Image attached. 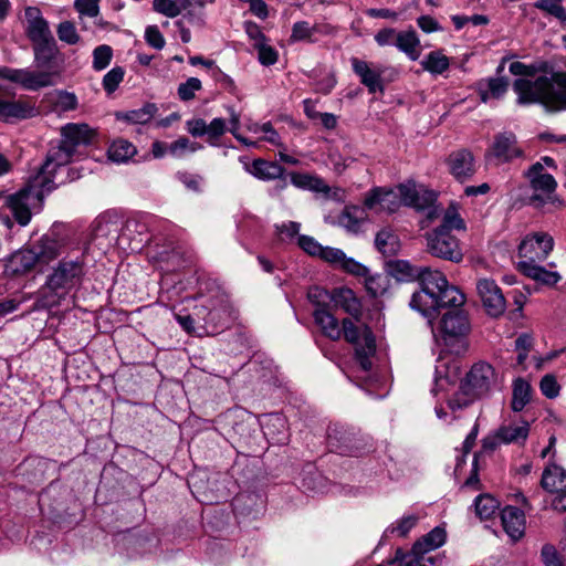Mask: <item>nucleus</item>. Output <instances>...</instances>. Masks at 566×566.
Here are the masks:
<instances>
[{"mask_svg":"<svg viewBox=\"0 0 566 566\" xmlns=\"http://www.w3.org/2000/svg\"><path fill=\"white\" fill-rule=\"evenodd\" d=\"M532 401V385L517 378L512 382L511 409L513 412H521Z\"/></svg>","mask_w":566,"mask_h":566,"instance_id":"nucleus-32","label":"nucleus"},{"mask_svg":"<svg viewBox=\"0 0 566 566\" xmlns=\"http://www.w3.org/2000/svg\"><path fill=\"white\" fill-rule=\"evenodd\" d=\"M542 488L557 495H566V471L563 467L551 464L542 473Z\"/></svg>","mask_w":566,"mask_h":566,"instance_id":"nucleus-28","label":"nucleus"},{"mask_svg":"<svg viewBox=\"0 0 566 566\" xmlns=\"http://www.w3.org/2000/svg\"><path fill=\"white\" fill-rule=\"evenodd\" d=\"M478 434H479V427H478V424H475L472 427L471 431L468 433L467 438L464 439V441L462 443V453L457 457V465H455L457 471L461 470V467L465 462V460H464L465 455L468 453H470L471 449L473 448L475 440L478 438Z\"/></svg>","mask_w":566,"mask_h":566,"instance_id":"nucleus-55","label":"nucleus"},{"mask_svg":"<svg viewBox=\"0 0 566 566\" xmlns=\"http://www.w3.org/2000/svg\"><path fill=\"white\" fill-rule=\"evenodd\" d=\"M99 0H75L74 8L82 14L90 18H95L99 13Z\"/></svg>","mask_w":566,"mask_h":566,"instance_id":"nucleus-58","label":"nucleus"},{"mask_svg":"<svg viewBox=\"0 0 566 566\" xmlns=\"http://www.w3.org/2000/svg\"><path fill=\"white\" fill-rule=\"evenodd\" d=\"M310 302L316 307H327L329 303H339L340 301L347 302L346 311L349 313L358 312V304L350 290H337L333 293L319 287L310 289L307 292Z\"/></svg>","mask_w":566,"mask_h":566,"instance_id":"nucleus-18","label":"nucleus"},{"mask_svg":"<svg viewBox=\"0 0 566 566\" xmlns=\"http://www.w3.org/2000/svg\"><path fill=\"white\" fill-rule=\"evenodd\" d=\"M136 147L126 139L114 140L108 148V158L114 163H125L136 154Z\"/></svg>","mask_w":566,"mask_h":566,"instance_id":"nucleus-40","label":"nucleus"},{"mask_svg":"<svg viewBox=\"0 0 566 566\" xmlns=\"http://www.w3.org/2000/svg\"><path fill=\"white\" fill-rule=\"evenodd\" d=\"M501 502L497 497H475L474 509L480 520H490L497 515Z\"/></svg>","mask_w":566,"mask_h":566,"instance_id":"nucleus-41","label":"nucleus"},{"mask_svg":"<svg viewBox=\"0 0 566 566\" xmlns=\"http://www.w3.org/2000/svg\"><path fill=\"white\" fill-rule=\"evenodd\" d=\"M290 180L295 188L327 195L329 187L323 178L307 174L292 172Z\"/></svg>","mask_w":566,"mask_h":566,"instance_id":"nucleus-35","label":"nucleus"},{"mask_svg":"<svg viewBox=\"0 0 566 566\" xmlns=\"http://www.w3.org/2000/svg\"><path fill=\"white\" fill-rule=\"evenodd\" d=\"M523 157L524 150L517 136L511 130L496 133L485 154L486 160L494 165L511 164L512 160Z\"/></svg>","mask_w":566,"mask_h":566,"instance_id":"nucleus-12","label":"nucleus"},{"mask_svg":"<svg viewBox=\"0 0 566 566\" xmlns=\"http://www.w3.org/2000/svg\"><path fill=\"white\" fill-rule=\"evenodd\" d=\"M191 6V0H154L153 10L168 18H176Z\"/></svg>","mask_w":566,"mask_h":566,"instance_id":"nucleus-39","label":"nucleus"},{"mask_svg":"<svg viewBox=\"0 0 566 566\" xmlns=\"http://www.w3.org/2000/svg\"><path fill=\"white\" fill-rule=\"evenodd\" d=\"M188 133L193 137L206 136L207 122L202 118H192L186 122Z\"/></svg>","mask_w":566,"mask_h":566,"instance_id":"nucleus-63","label":"nucleus"},{"mask_svg":"<svg viewBox=\"0 0 566 566\" xmlns=\"http://www.w3.org/2000/svg\"><path fill=\"white\" fill-rule=\"evenodd\" d=\"M507 88L509 80L506 77H486L481 78L478 83L480 101L483 103L502 98Z\"/></svg>","mask_w":566,"mask_h":566,"instance_id":"nucleus-30","label":"nucleus"},{"mask_svg":"<svg viewBox=\"0 0 566 566\" xmlns=\"http://www.w3.org/2000/svg\"><path fill=\"white\" fill-rule=\"evenodd\" d=\"M397 49L405 53L410 61H418L420 55L419 35L415 30L398 31Z\"/></svg>","mask_w":566,"mask_h":566,"instance_id":"nucleus-33","label":"nucleus"},{"mask_svg":"<svg viewBox=\"0 0 566 566\" xmlns=\"http://www.w3.org/2000/svg\"><path fill=\"white\" fill-rule=\"evenodd\" d=\"M318 259L331 263L337 269L347 271L348 273L356 274L359 277H364L367 274L368 268L363 265L353 258H348L342 249L334 247H322V253Z\"/></svg>","mask_w":566,"mask_h":566,"instance_id":"nucleus-19","label":"nucleus"},{"mask_svg":"<svg viewBox=\"0 0 566 566\" xmlns=\"http://www.w3.org/2000/svg\"><path fill=\"white\" fill-rule=\"evenodd\" d=\"M531 280L539 282L545 285H555L562 280L557 271H551L542 266L541 262L525 263V269L520 270Z\"/></svg>","mask_w":566,"mask_h":566,"instance_id":"nucleus-36","label":"nucleus"},{"mask_svg":"<svg viewBox=\"0 0 566 566\" xmlns=\"http://www.w3.org/2000/svg\"><path fill=\"white\" fill-rule=\"evenodd\" d=\"M88 271L84 253L66 255L51 266L42 287L48 304L59 305L83 285Z\"/></svg>","mask_w":566,"mask_h":566,"instance_id":"nucleus-7","label":"nucleus"},{"mask_svg":"<svg viewBox=\"0 0 566 566\" xmlns=\"http://www.w3.org/2000/svg\"><path fill=\"white\" fill-rule=\"evenodd\" d=\"M250 40L253 41V46L256 52V57L263 66L274 65L277 62L279 52L273 46L259 27L250 22Z\"/></svg>","mask_w":566,"mask_h":566,"instance_id":"nucleus-23","label":"nucleus"},{"mask_svg":"<svg viewBox=\"0 0 566 566\" xmlns=\"http://www.w3.org/2000/svg\"><path fill=\"white\" fill-rule=\"evenodd\" d=\"M258 421L263 431V438L269 443L285 444L289 441L290 432L286 417L282 413H265L260 416Z\"/></svg>","mask_w":566,"mask_h":566,"instance_id":"nucleus-17","label":"nucleus"},{"mask_svg":"<svg viewBox=\"0 0 566 566\" xmlns=\"http://www.w3.org/2000/svg\"><path fill=\"white\" fill-rule=\"evenodd\" d=\"M199 148L200 146L190 142L189 138L180 137L168 146V153L176 158H181L187 153H195Z\"/></svg>","mask_w":566,"mask_h":566,"instance_id":"nucleus-49","label":"nucleus"},{"mask_svg":"<svg viewBox=\"0 0 566 566\" xmlns=\"http://www.w3.org/2000/svg\"><path fill=\"white\" fill-rule=\"evenodd\" d=\"M546 62L510 64L512 75L522 76L514 80L513 91L518 104H542L547 112L566 111V73L547 72Z\"/></svg>","mask_w":566,"mask_h":566,"instance_id":"nucleus-3","label":"nucleus"},{"mask_svg":"<svg viewBox=\"0 0 566 566\" xmlns=\"http://www.w3.org/2000/svg\"><path fill=\"white\" fill-rule=\"evenodd\" d=\"M525 176L528 178L533 190L530 203L536 207L543 206L552 198L557 188V181L552 175L544 174L542 163L533 164Z\"/></svg>","mask_w":566,"mask_h":566,"instance_id":"nucleus-14","label":"nucleus"},{"mask_svg":"<svg viewBox=\"0 0 566 566\" xmlns=\"http://www.w3.org/2000/svg\"><path fill=\"white\" fill-rule=\"evenodd\" d=\"M531 422L524 418L511 419L499 427V437L503 444L523 446L530 437Z\"/></svg>","mask_w":566,"mask_h":566,"instance_id":"nucleus-21","label":"nucleus"},{"mask_svg":"<svg viewBox=\"0 0 566 566\" xmlns=\"http://www.w3.org/2000/svg\"><path fill=\"white\" fill-rule=\"evenodd\" d=\"M350 63L355 74L359 77L360 83L366 86L369 94L385 91L381 80L382 67L371 66L368 62L360 61L358 57H352Z\"/></svg>","mask_w":566,"mask_h":566,"instance_id":"nucleus-20","label":"nucleus"},{"mask_svg":"<svg viewBox=\"0 0 566 566\" xmlns=\"http://www.w3.org/2000/svg\"><path fill=\"white\" fill-rule=\"evenodd\" d=\"M450 174L458 180L469 179L474 175V158L468 150H460L449 155Z\"/></svg>","mask_w":566,"mask_h":566,"instance_id":"nucleus-27","label":"nucleus"},{"mask_svg":"<svg viewBox=\"0 0 566 566\" xmlns=\"http://www.w3.org/2000/svg\"><path fill=\"white\" fill-rule=\"evenodd\" d=\"M503 530L513 541L523 538L525 532V516L522 510L506 506L500 512Z\"/></svg>","mask_w":566,"mask_h":566,"instance_id":"nucleus-26","label":"nucleus"},{"mask_svg":"<svg viewBox=\"0 0 566 566\" xmlns=\"http://www.w3.org/2000/svg\"><path fill=\"white\" fill-rule=\"evenodd\" d=\"M250 371L253 373L254 390L263 397L271 396L281 386L279 369L272 358L262 350H254L250 357Z\"/></svg>","mask_w":566,"mask_h":566,"instance_id":"nucleus-11","label":"nucleus"},{"mask_svg":"<svg viewBox=\"0 0 566 566\" xmlns=\"http://www.w3.org/2000/svg\"><path fill=\"white\" fill-rule=\"evenodd\" d=\"M357 436L350 429L342 424H332L326 430L327 448L332 452L342 455H357Z\"/></svg>","mask_w":566,"mask_h":566,"instance_id":"nucleus-15","label":"nucleus"},{"mask_svg":"<svg viewBox=\"0 0 566 566\" xmlns=\"http://www.w3.org/2000/svg\"><path fill=\"white\" fill-rule=\"evenodd\" d=\"M460 379L461 369L457 360L438 358L431 388V394L437 398L434 412L438 419L448 420V412L439 405L440 401H446L454 412L469 406L473 399L490 395L496 385L497 375L492 364L481 360L472 365L459 386L460 390H457Z\"/></svg>","mask_w":566,"mask_h":566,"instance_id":"nucleus-2","label":"nucleus"},{"mask_svg":"<svg viewBox=\"0 0 566 566\" xmlns=\"http://www.w3.org/2000/svg\"><path fill=\"white\" fill-rule=\"evenodd\" d=\"M464 302L465 296L463 295V302L460 304H438L432 314L423 315L431 323L439 310L446 307L447 312L440 318L438 329L446 346L457 354L465 350V338L470 334L469 316L461 307Z\"/></svg>","mask_w":566,"mask_h":566,"instance_id":"nucleus-9","label":"nucleus"},{"mask_svg":"<svg viewBox=\"0 0 566 566\" xmlns=\"http://www.w3.org/2000/svg\"><path fill=\"white\" fill-rule=\"evenodd\" d=\"M465 222L461 219L459 209L451 203L442 216L441 224L427 233V247L432 256L460 262L463 258L459 239L451 231H464Z\"/></svg>","mask_w":566,"mask_h":566,"instance_id":"nucleus-8","label":"nucleus"},{"mask_svg":"<svg viewBox=\"0 0 566 566\" xmlns=\"http://www.w3.org/2000/svg\"><path fill=\"white\" fill-rule=\"evenodd\" d=\"M480 300L489 315L497 317L504 313L506 302L497 283L492 279H480L476 283Z\"/></svg>","mask_w":566,"mask_h":566,"instance_id":"nucleus-16","label":"nucleus"},{"mask_svg":"<svg viewBox=\"0 0 566 566\" xmlns=\"http://www.w3.org/2000/svg\"><path fill=\"white\" fill-rule=\"evenodd\" d=\"M367 213L359 206H347L338 217V223L348 232L358 233L366 220Z\"/></svg>","mask_w":566,"mask_h":566,"instance_id":"nucleus-34","label":"nucleus"},{"mask_svg":"<svg viewBox=\"0 0 566 566\" xmlns=\"http://www.w3.org/2000/svg\"><path fill=\"white\" fill-rule=\"evenodd\" d=\"M539 387L542 395L547 398H555L560 392V385L552 374H546L543 376Z\"/></svg>","mask_w":566,"mask_h":566,"instance_id":"nucleus-56","label":"nucleus"},{"mask_svg":"<svg viewBox=\"0 0 566 566\" xmlns=\"http://www.w3.org/2000/svg\"><path fill=\"white\" fill-rule=\"evenodd\" d=\"M56 34L60 41L69 45H75L81 40V36L77 33L75 24L69 20L59 23V25L56 27Z\"/></svg>","mask_w":566,"mask_h":566,"instance_id":"nucleus-46","label":"nucleus"},{"mask_svg":"<svg viewBox=\"0 0 566 566\" xmlns=\"http://www.w3.org/2000/svg\"><path fill=\"white\" fill-rule=\"evenodd\" d=\"M317 32L316 27H312L307 21H296L293 23L291 41H313V35Z\"/></svg>","mask_w":566,"mask_h":566,"instance_id":"nucleus-45","label":"nucleus"},{"mask_svg":"<svg viewBox=\"0 0 566 566\" xmlns=\"http://www.w3.org/2000/svg\"><path fill=\"white\" fill-rule=\"evenodd\" d=\"M314 318L317 326L322 328L323 334L331 339H338L344 335L347 342L355 345V359L363 373L368 374L366 380V390L374 395L373 389L379 379L369 374L371 371V358L376 353V338L368 326L358 328L349 318H344L342 327L337 318L327 307H316Z\"/></svg>","mask_w":566,"mask_h":566,"instance_id":"nucleus-5","label":"nucleus"},{"mask_svg":"<svg viewBox=\"0 0 566 566\" xmlns=\"http://www.w3.org/2000/svg\"><path fill=\"white\" fill-rule=\"evenodd\" d=\"M388 272L398 281L417 277L420 290L411 295L410 307L421 315H430L438 304H460L463 295L455 285L449 284L443 273L430 266H412L407 260L387 263Z\"/></svg>","mask_w":566,"mask_h":566,"instance_id":"nucleus-4","label":"nucleus"},{"mask_svg":"<svg viewBox=\"0 0 566 566\" xmlns=\"http://www.w3.org/2000/svg\"><path fill=\"white\" fill-rule=\"evenodd\" d=\"M418 520L419 518L416 515L403 516L399 520L397 527L392 528V532H397L398 535L405 536L415 527Z\"/></svg>","mask_w":566,"mask_h":566,"instance_id":"nucleus-64","label":"nucleus"},{"mask_svg":"<svg viewBox=\"0 0 566 566\" xmlns=\"http://www.w3.org/2000/svg\"><path fill=\"white\" fill-rule=\"evenodd\" d=\"M554 247L551 234L544 232H535L523 238L518 247L520 261L517 269H525V263L543 262Z\"/></svg>","mask_w":566,"mask_h":566,"instance_id":"nucleus-13","label":"nucleus"},{"mask_svg":"<svg viewBox=\"0 0 566 566\" xmlns=\"http://www.w3.org/2000/svg\"><path fill=\"white\" fill-rule=\"evenodd\" d=\"M24 14L27 20L25 33L32 43L54 38L49 22L44 19L39 8L28 7Z\"/></svg>","mask_w":566,"mask_h":566,"instance_id":"nucleus-22","label":"nucleus"},{"mask_svg":"<svg viewBox=\"0 0 566 566\" xmlns=\"http://www.w3.org/2000/svg\"><path fill=\"white\" fill-rule=\"evenodd\" d=\"M51 462L42 457H29L18 467V475H21L31 484L40 483L45 479Z\"/></svg>","mask_w":566,"mask_h":566,"instance_id":"nucleus-25","label":"nucleus"},{"mask_svg":"<svg viewBox=\"0 0 566 566\" xmlns=\"http://www.w3.org/2000/svg\"><path fill=\"white\" fill-rule=\"evenodd\" d=\"M113 57V50L107 44L98 45L93 51V69L95 71H102L106 69Z\"/></svg>","mask_w":566,"mask_h":566,"instance_id":"nucleus-48","label":"nucleus"},{"mask_svg":"<svg viewBox=\"0 0 566 566\" xmlns=\"http://www.w3.org/2000/svg\"><path fill=\"white\" fill-rule=\"evenodd\" d=\"M202 87L201 81L197 77H189L185 83H180L178 86V97L188 102L195 98L196 92Z\"/></svg>","mask_w":566,"mask_h":566,"instance_id":"nucleus-51","label":"nucleus"},{"mask_svg":"<svg viewBox=\"0 0 566 566\" xmlns=\"http://www.w3.org/2000/svg\"><path fill=\"white\" fill-rule=\"evenodd\" d=\"M55 105L63 112L73 111L77 106V98L74 93L66 91L56 92Z\"/></svg>","mask_w":566,"mask_h":566,"instance_id":"nucleus-57","label":"nucleus"},{"mask_svg":"<svg viewBox=\"0 0 566 566\" xmlns=\"http://www.w3.org/2000/svg\"><path fill=\"white\" fill-rule=\"evenodd\" d=\"M420 65L433 76L442 75L450 67V57L441 51H432L423 57Z\"/></svg>","mask_w":566,"mask_h":566,"instance_id":"nucleus-37","label":"nucleus"},{"mask_svg":"<svg viewBox=\"0 0 566 566\" xmlns=\"http://www.w3.org/2000/svg\"><path fill=\"white\" fill-rule=\"evenodd\" d=\"M478 434H479V427H478V424H475L472 427L471 431L468 433L467 438L464 439V441L462 443V453L457 457V465H455L457 471L461 470V467L465 462V460H464L465 455L468 453H470L471 449L473 448L475 440L478 438Z\"/></svg>","mask_w":566,"mask_h":566,"instance_id":"nucleus-54","label":"nucleus"},{"mask_svg":"<svg viewBox=\"0 0 566 566\" xmlns=\"http://www.w3.org/2000/svg\"><path fill=\"white\" fill-rule=\"evenodd\" d=\"M158 108L156 104L147 103L138 109H133L125 115V119L133 124H147L155 116Z\"/></svg>","mask_w":566,"mask_h":566,"instance_id":"nucleus-44","label":"nucleus"},{"mask_svg":"<svg viewBox=\"0 0 566 566\" xmlns=\"http://www.w3.org/2000/svg\"><path fill=\"white\" fill-rule=\"evenodd\" d=\"M146 42L156 50L165 46V39L157 25H148L145 31Z\"/></svg>","mask_w":566,"mask_h":566,"instance_id":"nucleus-59","label":"nucleus"},{"mask_svg":"<svg viewBox=\"0 0 566 566\" xmlns=\"http://www.w3.org/2000/svg\"><path fill=\"white\" fill-rule=\"evenodd\" d=\"M542 564L544 566H566L563 563V557L557 552L554 545L544 544L541 552Z\"/></svg>","mask_w":566,"mask_h":566,"instance_id":"nucleus-53","label":"nucleus"},{"mask_svg":"<svg viewBox=\"0 0 566 566\" xmlns=\"http://www.w3.org/2000/svg\"><path fill=\"white\" fill-rule=\"evenodd\" d=\"M250 174L261 180L281 179V189H285L286 179L284 178L285 168L273 161H266L263 158H255L250 169Z\"/></svg>","mask_w":566,"mask_h":566,"instance_id":"nucleus-29","label":"nucleus"},{"mask_svg":"<svg viewBox=\"0 0 566 566\" xmlns=\"http://www.w3.org/2000/svg\"><path fill=\"white\" fill-rule=\"evenodd\" d=\"M398 197L406 206L426 213L428 222L436 220L441 212L439 205H437V192L417 186L411 180L399 184L397 191L375 188L369 191L364 203L369 210L379 209L392 212L399 206Z\"/></svg>","mask_w":566,"mask_h":566,"instance_id":"nucleus-6","label":"nucleus"},{"mask_svg":"<svg viewBox=\"0 0 566 566\" xmlns=\"http://www.w3.org/2000/svg\"><path fill=\"white\" fill-rule=\"evenodd\" d=\"M322 475L318 473L314 465L308 464L305 470V475L302 481L303 488L305 490H316L317 484L322 482Z\"/></svg>","mask_w":566,"mask_h":566,"instance_id":"nucleus-62","label":"nucleus"},{"mask_svg":"<svg viewBox=\"0 0 566 566\" xmlns=\"http://www.w3.org/2000/svg\"><path fill=\"white\" fill-rule=\"evenodd\" d=\"M397 35H398V31L396 29L386 28V29L379 30L375 34V41L380 46H386V45H395L396 46L397 45Z\"/></svg>","mask_w":566,"mask_h":566,"instance_id":"nucleus-61","label":"nucleus"},{"mask_svg":"<svg viewBox=\"0 0 566 566\" xmlns=\"http://www.w3.org/2000/svg\"><path fill=\"white\" fill-rule=\"evenodd\" d=\"M227 130L226 120L222 118H213L211 123L207 124L206 136L210 143L218 139Z\"/></svg>","mask_w":566,"mask_h":566,"instance_id":"nucleus-60","label":"nucleus"},{"mask_svg":"<svg viewBox=\"0 0 566 566\" xmlns=\"http://www.w3.org/2000/svg\"><path fill=\"white\" fill-rule=\"evenodd\" d=\"M250 133L258 135L260 140L270 143L274 146H282L281 136L277 132H275L273 125L270 122L263 124H251Z\"/></svg>","mask_w":566,"mask_h":566,"instance_id":"nucleus-42","label":"nucleus"},{"mask_svg":"<svg viewBox=\"0 0 566 566\" xmlns=\"http://www.w3.org/2000/svg\"><path fill=\"white\" fill-rule=\"evenodd\" d=\"M297 245L311 256L319 258L322 253V244L314 237L300 234L297 235Z\"/></svg>","mask_w":566,"mask_h":566,"instance_id":"nucleus-52","label":"nucleus"},{"mask_svg":"<svg viewBox=\"0 0 566 566\" xmlns=\"http://www.w3.org/2000/svg\"><path fill=\"white\" fill-rule=\"evenodd\" d=\"M446 541V530L436 527L416 542L410 552L405 553L398 548L392 559L387 562V564H397L398 566H439L442 559L438 554H432V552L439 549Z\"/></svg>","mask_w":566,"mask_h":566,"instance_id":"nucleus-10","label":"nucleus"},{"mask_svg":"<svg viewBox=\"0 0 566 566\" xmlns=\"http://www.w3.org/2000/svg\"><path fill=\"white\" fill-rule=\"evenodd\" d=\"M125 71L122 66H115L103 77V88L107 94L114 93L124 80Z\"/></svg>","mask_w":566,"mask_h":566,"instance_id":"nucleus-50","label":"nucleus"},{"mask_svg":"<svg viewBox=\"0 0 566 566\" xmlns=\"http://www.w3.org/2000/svg\"><path fill=\"white\" fill-rule=\"evenodd\" d=\"M96 132L84 123H69L61 127V140L52 146L38 172L18 192L7 197V205L15 221L25 227L32 218L30 206L56 188L57 169L66 166L80 147L94 143Z\"/></svg>","mask_w":566,"mask_h":566,"instance_id":"nucleus-1","label":"nucleus"},{"mask_svg":"<svg viewBox=\"0 0 566 566\" xmlns=\"http://www.w3.org/2000/svg\"><path fill=\"white\" fill-rule=\"evenodd\" d=\"M118 230L117 222L107 216H99L93 223V235L95 238L109 237L116 234Z\"/></svg>","mask_w":566,"mask_h":566,"instance_id":"nucleus-47","label":"nucleus"},{"mask_svg":"<svg viewBox=\"0 0 566 566\" xmlns=\"http://www.w3.org/2000/svg\"><path fill=\"white\" fill-rule=\"evenodd\" d=\"M375 247L384 256H395L400 249L398 234L391 228H381L375 238Z\"/></svg>","mask_w":566,"mask_h":566,"instance_id":"nucleus-31","label":"nucleus"},{"mask_svg":"<svg viewBox=\"0 0 566 566\" xmlns=\"http://www.w3.org/2000/svg\"><path fill=\"white\" fill-rule=\"evenodd\" d=\"M39 254L32 250H19L12 253L4 262V273L8 276H19L30 272L36 262Z\"/></svg>","mask_w":566,"mask_h":566,"instance_id":"nucleus-24","label":"nucleus"},{"mask_svg":"<svg viewBox=\"0 0 566 566\" xmlns=\"http://www.w3.org/2000/svg\"><path fill=\"white\" fill-rule=\"evenodd\" d=\"M503 444L501 438L499 437V428L491 433L490 436L482 439L481 451L475 453L472 460V472L473 474L467 479L465 484L471 485L478 481L476 472H478V463L483 453H490L497 449L499 446Z\"/></svg>","mask_w":566,"mask_h":566,"instance_id":"nucleus-38","label":"nucleus"},{"mask_svg":"<svg viewBox=\"0 0 566 566\" xmlns=\"http://www.w3.org/2000/svg\"><path fill=\"white\" fill-rule=\"evenodd\" d=\"M534 8L546 12L562 23L566 22V9L563 6V0H535Z\"/></svg>","mask_w":566,"mask_h":566,"instance_id":"nucleus-43","label":"nucleus"}]
</instances>
